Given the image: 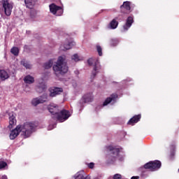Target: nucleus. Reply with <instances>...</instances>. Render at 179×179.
<instances>
[{
	"mask_svg": "<svg viewBox=\"0 0 179 179\" xmlns=\"http://www.w3.org/2000/svg\"><path fill=\"white\" fill-rule=\"evenodd\" d=\"M36 129V124L33 122H25L23 124L17 125L15 129L11 131L10 139L13 140L20 134L23 138H29Z\"/></svg>",
	"mask_w": 179,
	"mask_h": 179,
	"instance_id": "1",
	"label": "nucleus"
},
{
	"mask_svg": "<svg viewBox=\"0 0 179 179\" xmlns=\"http://www.w3.org/2000/svg\"><path fill=\"white\" fill-rule=\"evenodd\" d=\"M48 110L50 114L55 115V118H57L59 122H64L66 121L69 117H71V112L66 110H62L60 112L58 111V106L52 103L48 106Z\"/></svg>",
	"mask_w": 179,
	"mask_h": 179,
	"instance_id": "2",
	"label": "nucleus"
},
{
	"mask_svg": "<svg viewBox=\"0 0 179 179\" xmlns=\"http://www.w3.org/2000/svg\"><path fill=\"white\" fill-rule=\"evenodd\" d=\"M68 64H66V57L64 55L59 56L56 62V64L53 65V71L55 73H60L64 75L68 72Z\"/></svg>",
	"mask_w": 179,
	"mask_h": 179,
	"instance_id": "3",
	"label": "nucleus"
},
{
	"mask_svg": "<svg viewBox=\"0 0 179 179\" xmlns=\"http://www.w3.org/2000/svg\"><path fill=\"white\" fill-rule=\"evenodd\" d=\"M107 152L109 153L108 159H110V162H115L117 157H118V153L120 150L118 148H114V147L109 145L107 147Z\"/></svg>",
	"mask_w": 179,
	"mask_h": 179,
	"instance_id": "4",
	"label": "nucleus"
},
{
	"mask_svg": "<svg viewBox=\"0 0 179 179\" xmlns=\"http://www.w3.org/2000/svg\"><path fill=\"white\" fill-rule=\"evenodd\" d=\"M3 10L6 16L12 15V9H13V4L8 0H3L2 2Z\"/></svg>",
	"mask_w": 179,
	"mask_h": 179,
	"instance_id": "5",
	"label": "nucleus"
},
{
	"mask_svg": "<svg viewBox=\"0 0 179 179\" xmlns=\"http://www.w3.org/2000/svg\"><path fill=\"white\" fill-rule=\"evenodd\" d=\"M145 169L150 170V171H156L162 167V162L160 161L150 162L144 165Z\"/></svg>",
	"mask_w": 179,
	"mask_h": 179,
	"instance_id": "6",
	"label": "nucleus"
},
{
	"mask_svg": "<svg viewBox=\"0 0 179 179\" xmlns=\"http://www.w3.org/2000/svg\"><path fill=\"white\" fill-rule=\"evenodd\" d=\"M49 8L51 13H52V15H55L56 16H61V15L64 13L62 7L55 5V3L50 4Z\"/></svg>",
	"mask_w": 179,
	"mask_h": 179,
	"instance_id": "7",
	"label": "nucleus"
},
{
	"mask_svg": "<svg viewBox=\"0 0 179 179\" xmlns=\"http://www.w3.org/2000/svg\"><path fill=\"white\" fill-rule=\"evenodd\" d=\"M94 62V67L92 71V78H94L96 76V74L99 73V71H100V64L99 63L98 59H94L93 58H90L88 59V64L89 65H93V63Z\"/></svg>",
	"mask_w": 179,
	"mask_h": 179,
	"instance_id": "8",
	"label": "nucleus"
},
{
	"mask_svg": "<svg viewBox=\"0 0 179 179\" xmlns=\"http://www.w3.org/2000/svg\"><path fill=\"white\" fill-rule=\"evenodd\" d=\"M76 43L73 41H66L60 45V50L62 51H66L68 50H71V48L76 45Z\"/></svg>",
	"mask_w": 179,
	"mask_h": 179,
	"instance_id": "9",
	"label": "nucleus"
},
{
	"mask_svg": "<svg viewBox=\"0 0 179 179\" xmlns=\"http://www.w3.org/2000/svg\"><path fill=\"white\" fill-rule=\"evenodd\" d=\"M50 92V97H55L56 96H58V94L62 93L64 92V90L61 87H52L50 88L49 90Z\"/></svg>",
	"mask_w": 179,
	"mask_h": 179,
	"instance_id": "10",
	"label": "nucleus"
},
{
	"mask_svg": "<svg viewBox=\"0 0 179 179\" xmlns=\"http://www.w3.org/2000/svg\"><path fill=\"white\" fill-rule=\"evenodd\" d=\"M133 23H134V18L132 17H129L127 20L126 24L123 26L124 31H128L129 27L132 26Z\"/></svg>",
	"mask_w": 179,
	"mask_h": 179,
	"instance_id": "11",
	"label": "nucleus"
},
{
	"mask_svg": "<svg viewBox=\"0 0 179 179\" xmlns=\"http://www.w3.org/2000/svg\"><path fill=\"white\" fill-rule=\"evenodd\" d=\"M8 120H9V127L10 128H12V125H15V124H16V119L13 112H10L8 113Z\"/></svg>",
	"mask_w": 179,
	"mask_h": 179,
	"instance_id": "12",
	"label": "nucleus"
},
{
	"mask_svg": "<svg viewBox=\"0 0 179 179\" xmlns=\"http://www.w3.org/2000/svg\"><path fill=\"white\" fill-rule=\"evenodd\" d=\"M47 89V85L44 82L38 83V86L36 87V92L38 93H43L44 90Z\"/></svg>",
	"mask_w": 179,
	"mask_h": 179,
	"instance_id": "13",
	"label": "nucleus"
},
{
	"mask_svg": "<svg viewBox=\"0 0 179 179\" xmlns=\"http://www.w3.org/2000/svg\"><path fill=\"white\" fill-rule=\"evenodd\" d=\"M117 97L118 95L116 94H113L110 97L106 99V101L103 102V106H107L108 104H110L111 101H115V100H117Z\"/></svg>",
	"mask_w": 179,
	"mask_h": 179,
	"instance_id": "14",
	"label": "nucleus"
},
{
	"mask_svg": "<svg viewBox=\"0 0 179 179\" xmlns=\"http://www.w3.org/2000/svg\"><path fill=\"white\" fill-rule=\"evenodd\" d=\"M120 8L122 10L126 9L127 12H125V13H129V10H131V3H129V1H124Z\"/></svg>",
	"mask_w": 179,
	"mask_h": 179,
	"instance_id": "15",
	"label": "nucleus"
},
{
	"mask_svg": "<svg viewBox=\"0 0 179 179\" xmlns=\"http://www.w3.org/2000/svg\"><path fill=\"white\" fill-rule=\"evenodd\" d=\"M139 120H141V115H135L129 120L128 124L129 125H134V124H136Z\"/></svg>",
	"mask_w": 179,
	"mask_h": 179,
	"instance_id": "16",
	"label": "nucleus"
},
{
	"mask_svg": "<svg viewBox=\"0 0 179 179\" xmlns=\"http://www.w3.org/2000/svg\"><path fill=\"white\" fill-rule=\"evenodd\" d=\"M9 78V74L5 70H0V80H6V79Z\"/></svg>",
	"mask_w": 179,
	"mask_h": 179,
	"instance_id": "17",
	"label": "nucleus"
},
{
	"mask_svg": "<svg viewBox=\"0 0 179 179\" xmlns=\"http://www.w3.org/2000/svg\"><path fill=\"white\" fill-rule=\"evenodd\" d=\"M24 81L27 85H31V83H34V78L31 76H27L24 77Z\"/></svg>",
	"mask_w": 179,
	"mask_h": 179,
	"instance_id": "18",
	"label": "nucleus"
},
{
	"mask_svg": "<svg viewBox=\"0 0 179 179\" xmlns=\"http://www.w3.org/2000/svg\"><path fill=\"white\" fill-rule=\"evenodd\" d=\"M54 62H55V59H50L48 62H46L44 64V68L45 69H50V68H51V66H52V65H54Z\"/></svg>",
	"mask_w": 179,
	"mask_h": 179,
	"instance_id": "19",
	"label": "nucleus"
},
{
	"mask_svg": "<svg viewBox=\"0 0 179 179\" xmlns=\"http://www.w3.org/2000/svg\"><path fill=\"white\" fill-rule=\"evenodd\" d=\"M36 1L37 0H24L27 8L31 9V8H33V5L36 3Z\"/></svg>",
	"mask_w": 179,
	"mask_h": 179,
	"instance_id": "20",
	"label": "nucleus"
},
{
	"mask_svg": "<svg viewBox=\"0 0 179 179\" xmlns=\"http://www.w3.org/2000/svg\"><path fill=\"white\" fill-rule=\"evenodd\" d=\"M21 65H22V66H24L26 69H31V66H32L31 64H30V62L26 60H22Z\"/></svg>",
	"mask_w": 179,
	"mask_h": 179,
	"instance_id": "21",
	"label": "nucleus"
},
{
	"mask_svg": "<svg viewBox=\"0 0 179 179\" xmlns=\"http://www.w3.org/2000/svg\"><path fill=\"white\" fill-rule=\"evenodd\" d=\"M71 59H72V61H74L75 62H79V61H82L83 59V58H82V57L79 56V55H78V54H74L71 57Z\"/></svg>",
	"mask_w": 179,
	"mask_h": 179,
	"instance_id": "22",
	"label": "nucleus"
},
{
	"mask_svg": "<svg viewBox=\"0 0 179 179\" xmlns=\"http://www.w3.org/2000/svg\"><path fill=\"white\" fill-rule=\"evenodd\" d=\"M117 27H118V22L117 20L115 19L113 20L110 23V29H117Z\"/></svg>",
	"mask_w": 179,
	"mask_h": 179,
	"instance_id": "23",
	"label": "nucleus"
},
{
	"mask_svg": "<svg viewBox=\"0 0 179 179\" xmlns=\"http://www.w3.org/2000/svg\"><path fill=\"white\" fill-rule=\"evenodd\" d=\"M31 104H32V106H38V104H42V103H41V101L40 98H34L31 101Z\"/></svg>",
	"mask_w": 179,
	"mask_h": 179,
	"instance_id": "24",
	"label": "nucleus"
},
{
	"mask_svg": "<svg viewBox=\"0 0 179 179\" xmlns=\"http://www.w3.org/2000/svg\"><path fill=\"white\" fill-rule=\"evenodd\" d=\"M41 103H45V101H48V95L47 94H43L41 96H40Z\"/></svg>",
	"mask_w": 179,
	"mask_h": 179,
	"instance_id": "25",
	"label": "nucleus"
},
{
	"mask_svg": "<svg viewBox=\"0 0 179 179\" xmlns=\"http://www.w3.org/2000/svg\"><path fill=\"white\" fill-rule=\"evenodd\" d=\"M10 52H11V54H13V55H15V57H17V55H19V48H17V47H13L10 50Z\"/></svg>",
	"mask_w": 179,
	"mask_h": 179,
	"instance_id": "26",
	"label": "nucleus"
},
{
	"mask_svg": "<svg viewBox=\"0 0 179 179\" xmlns=\"http://www.w3.org/2000/svg\"><path fill=\"white\" fill-rule=\"evenodd\" d=\"M84 101L85 103H90V102L93 101V96H92L91 95L85 96H84Z\"/></svg>",
	"mask_w": 179,
	"mask_h": 179,
	"instance_id": "27",
	"label": "nucleus"
},
{
	"mask_svg": "<svg viewBox=\"0 0 179 179\" xmlns=\"http://www.w3.org/2000/svg\"><path fill=\"white\" fill-rule=\"evenodd\" d=\"M96 50L99 53V57H101L103 55V49L101 48V46L100 45H96Z\"/></svg>",
	"mask_w": 179,
	"mask_h": 179,
	"instance_id": "28",
	"label": "nucleus"
},
{
	"mask_svg": "<svg viewBox=\"0 0 179 179\" xmlns=\"http://www.w3.org/2000/svg\"><path fill=\"white\" fill-rule=\"evenodd\" d=\"M118 44V40L117 39H113L110 42V45L115 47V45H117Z\"/></svg>",
	"mask_w": 179,
	"mask_h": 179,
	"instance_id": "29",
	"label": "nucleus"
},
{
	"mask_svg": "<svg viewBox=\"0 0 179 179\" xmlns=\"http://www.w3.org/2000/svg\"><path fill=\"white\" fill-rule=\"evenodd\" d=\"M7 164L5 162H0V169H3L4 167H6Z\"/></svg>",
	"mask_w": 179,
	"mask_h": 179,
	"instance_id": "30",
	"label": "nucleus"
},
{
	"mask_svg": "<svg viewBox=\"0 0 179 179\" xmlns=\"http://www.w3.org/2000/svg\"><path fill=\"white\" fill-rule=\"evenodd\" d=\"M121 178H122V176H121V174H119V173H117L113 176V179H121Z\"/></svg>",
	"mask_w": 179,
	"mask_h": 179,
	"instance_id": "31",
	"label": "nucleus"
},
{
	"mask_svg": "<svg viewBox=\"0 0 179 179\" xmlns=\"http://www.w3.org/2000/svg\"><path fill=\"white\" fill-rule=\"evenodd\" d=\"M88 167H89V169H93V167H94V163L91 162V163L88 164Z\"/></svg>",
	"mask_w": 179,
	"mask_h": 179,
	"instance_id": "32",
	"label": "nucleus"
},
{
	"mask_svg": "<svg viewBox=\"0 0 179 179\" xmlns=\"http://www.w3.org/2000/svg\"><path fill=\"white\" fill-rule=\"evenodd\" d=\"M131 179H139V176H132Z\"/></svg>",
	"mask_w": 179,
	"mask_h": 179,
	"instance_id": "33",
	"label": "nucleus"
},
{
	"mask_svg": "<svg viewBox=\"0 0 179 179\" xmlns=\"http://www.w3.org/2000/svg\"><path fill=\"white\" fill-rule=\"evenodd\" d=\"M1 178L2 179H8V177H6V176H3Z\"/></svg>",
	"mask_w": 179,
	"mask_h": 179,
	"instance_id": "34",
	"label": "nucleus"
},
{
	"mask_svg": "<svg viewBox=\"0 0 179 179\" xmlns=\"http://www.w3.org/2000/svg\"><path fill=\"white\" fill-rule=\"evenodd\" d=\"M32 19H34L35 16L31 15Z\"/></svg>",
	"mask_w": 179,
	"mask_h": 179,
	"instance_id": "35",
	"label": "nucleus"
}]
</instances>
